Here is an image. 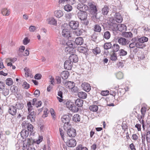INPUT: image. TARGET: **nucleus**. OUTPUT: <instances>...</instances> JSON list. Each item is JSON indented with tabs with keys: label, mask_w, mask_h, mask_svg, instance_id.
Segmentation results:
<instances>
[{
	"label": "nucleus",
	"mask_w": 150,
	"mask_h": 150,
	"mask_svg": "<svg viewBox=\"0 0 150 150\" xmlns=\"http://www.w3.org/2000/svg\"><path fill=\"white\" fill-rule=\"evenodd\" d=\"M72 117L71 114L65 115H64L61 118V120L62 122L64 123V130H66L67 127L71 125L70 123L71 118Z\"/></svg>",
	"instance_id": "f257e3e1"
},
{
	"label": "nucleus",
	"mask_w": 150,
	"mask_h": 150,
	"mask_svg": "<svg viewBox=\"0 0 150 150\" xmlns=\"http://www.w3.org/2000/svg\"><path fill=\"white\" fill-rule=\"evenodd\" d=\"M35 143L34 140H33L31 137L28 138L27 140L25 139L23 142V150H28L30 146L34 145Z\"/></svg>",
	"instance_id": "f03ea898"
},
{
	"label": "nucleus",
	"mask_w": 150,
	"mask_h": 150,
	"mask_svg": "<svg viewBox=\"0 0 150 150\" xmlns=\"http://www.w3.org/2000/svg\"><path fill=\"white\" fill-rule=\"evenodd\" d=\"M71 125L67 127L66 131H67V134L70 137H74L76 135V130L71 127Z\"/></svg>",
	"instance_id": "7ed1b4c3"
},
{
	"label": "nucleus",
	"mask_w": 150,
	"mask_h": 150,
	"mask_svg": "<svg viewBox=\"0 0 150 150\" xmlns=\"http://www.w3.org/2000/svg\"><path fill=\"white\" fill-rule=\"evenodd\" d=\"M77 17L81 20H84L87 18L88 14L86 11H79L77 13Z\"/></svg>",
	"instance_id": "20e7f679"
},
{
	"label": "nucleus",
	"mask_w": 150,
	"mask_h": 150,
	"mask_svg": "<svg viewBox=\"0 0 150 150\" xmlns=\"http://www.w3.org/2000/svg\"><path fill=\"white\" fill-rule=\"evenodd\" d=\"M65 143L66 145L69 147H74L76 144V140L74 139H68Z\"/></svg>",
	"instance_id": "39448f33"
},
{
	"label": "nucleus",
	"mask_w": 150,
	"mask_h": 150,
	"mask_svg": "<svg viewBox=\"0 0 150 150\" xmlns=\"http://www.w3.org/2000/svg\"><path fill=\"white\" fill-rule=\"evenodd\" d=\"M71 28L74 30H76L79 26V22L77 21H71L69 23Z\"/></svg>",
	"instance_id": "423d86ee"
},
{
	"label": "nucleus",
	"mask_w": 150,
	"mask_h": 150,
	"mask_svg": "<svg viewBox=\"0 0 150 150\" xmlns=\"http://www.w3.org/2000/svg\"><path fill=\"white\" fill-rule=\"evenodd\" d=\"M62 35L63 37L67 39H68L69 37H71V33L69 30L67 29L66 27H64L62 32Z\"/></svg>",
	"instance_id": "0eeeda50"
},
{
	"label": "nucleus",
	"mask_w": 150,
	"mask_h": 150,
	"mask_svg": "<svg viewBox=\"0 0 150 150\" xmlns=\"http://www.w3.org/2000/svg\"><path fill=\"white\" fill-rule=\"evenodd\" d=\"M29 115L27 117V119H29L31 122H34L35 121V118L36 117V113L35 112H28Z\"/></svg>",
	"instance_id": "6e6552de"
},
{
	"label": "nucleus",
	"mask_w": 150,
	"mask_h": 150,
	"mask_svg": "<svg viewBox=\"0 0 150 150\" xmlns=\"http://www.w3.org/2000/svg\"><path fill=\"white\" fill-rule=\"evenodd\" d=\"M127 90L125 88H119L117 90V96L118 98L120 97H122L125 93L126 91H128V88L127 87Z\"/></svg>",
	"instance_id": "1a4fd4ad"
},
{
	"label": "nucleus",
	"mask_w": 150,
	"mask_h": 150,
	"mask_svg": "<svg viewBox=\"0 0 150 150\" xmlns=\"http://www.w3.org/2000/svg\"><path fill=\"white\" fill-rule=\"evenodd\" d=\"M73 63L69 59L66 60L64 63V68L68 70H71L72 67Z\"/></svg>",
	"instance_id": "9d476101"
},
{
	"label": "nucleus",
	"mask_w": 150,
	"mask_h": 150,
	"mask_svg": "<svg viewBox=\"0 0 150 150\" xmlns=\"http://www.w3.org/2000/svg\"><path fill=\"white\" fill-rule=\"evenodd\" d=\"M82 88L85 91L88 92L91 89V86L90 84L84 82L81 85Z\"/></svg>",
	"instance_id": "9b49d317"
},
{
	"label": "nucleus",
	"mask_w": 150,
	"mask_h": 150,
	"mask_svg": "<svg viewBox=\"0 0 150 150\" xmlns=\"http://www.w3.org/2000/svg\"><path fill=\"white\" fill-rule=\"evenodd\" d=\"M63 83L64 84L67 88L71 89H73V88L74 87L75 85V83L73 81H66L64 83V82Z\"/></svg>",
	"instance_id": "f8f14e48"
},
{
	"label": "nucleus",
	"mask_w": 150,
	"mask_h": 150,
	"mask_svg": "<svg viewBox=\"0 0 150 150\" xmlns=\"http://www.w3.org/2000/svg\"><path fill=\"white\" fill-rule=\"evenodd\" d=\"M8 112L10 114L14 115L16 114L17 110L15 106L11 105L9 107Z\"/></svg>",
	"instance_id": "ddd939ff"
},
{
	"label": "nucleus",
	"mask_w": 150,
	"mask_h": 150,
	"mask_svg": "<svg viewBox=\"0 0 150 150\" xmlns=\"http://www.w3.org/2000/svg\"><path fill=\"white\" fill-rule=\"evenodd\" d=\"M69 59L72 62L76 63L78 61L77 56L75 54H71L69 57Z\"/></svg>",
	"instance_id": "4468645a"
},
{
	"label": "nucleus",
	"mask_w": 150,
	"mask_h": 150,
	"mask_svg": "<svg viewBox=\"0 0 150 150\" xmlns=\"http://www.w3.org/2000/svg\"><path fill=\"white\" fill-rule=\"evenodd\" d=\"M116 21L118 23H121L122 21V18L119 13H116L115 15Z\"/></svg>",
	"instance_id": "2eb2a0df"
},
{
	"label": "nucleus",
	"mask_w": 150,
	"mask_h": 150,
	"mask_svg": "<svg viewBox=\"0 0 150 150\" xmlns=\"http://www.w3.org/2000/svg\"><path fill=\"white\" fill-rule=\"evenodd\" d=\"M120 48V46L117 44H113L112 45L111 47L112 52H116L119 51Z\"/></svg>",
	"instance_id": "dca6fc26"
},
{
	"label": "nucleus",
	"mask_w": 150,
	"mask_h": 150,
	"mask_svg": "<svg viewBox=\"0 0 150 150\" xmlns=\"http://www.w3.org/2000/svg\"><path fill=\"white\" fill-rule=\"evenodd\" d=\"M77 96L79 98L81 99H84L87 98V95L86 93L83 91H80L78 92Z\"/></svg>",
	"instance_id": "f3484780"
},
{
	"label": "nucleus",
	"mask_w": 150,
	"mask_h": 150,
	"mask_svg": "<svg viewBox=\"0 0 150 150\" xmlns=\"http://www.w3.org/2000/svg\"><path fill=\"white\" fill-rule=\"evenodd\" d=\"M78 50L80 53H83L85 55L88 54L87 52L89 51V50L85 47L81 46L79 48Z\"/></svg>",
	"instance_id": "a211bd4d"
},
{
	"label": "nucleus",
	"mask_w": 150,
	"mask_h": 150,
	"mask_svg": "<svg viewBox=\"0 0 150 150\" xmlns=\"http://www.w3.org/2000/svg\"><path fill=\"white\" fill-rule=\"evenodd\" d=\"M117 27L118 30L122 33H124V31H123L126 30L127 28L126 26L123 24H119L117 25Z\"/></svg>",
	"instance_id": "6ab92c4d"
},
{
	"label": "nucleus",
	"mask_w": 150,
	"mask_h": 150,
	"mask_svg": "<svg viewBox=\"0 0 150 150\" xmlns=\"http://www.w3.org/2000/svg\"><path fill=\"white\" fill-rule=\"evenodd\" d=\"M69 75V73L67 71H62L60 74V76L64 80L68 78Z\"/></svg>",
	"instance_id": "aec40b11"
},
{
	"label": "nucleus",
	"mask_w": 150,
	"mask_h": 150,
	"mask_svg": "<svg viewBox=\"0 0 150 150\" xmlns=\"http://www.w3.org/2000/svg\"><path fill=\"white\" fill-rule=\"evenodd\" d=\"M21 137L23 139H25L28 136V131L26 130L23 129L21 132Z\"/></svg>",
	"instance_id": "412c9836"
},
{
	"label": "nucleus",
	"mask_w": 150,
	"mask_h": 150,
	"mask_svg": "<svg viewBox=\"0 0 150 150\" xmlns=\"http://www.w3.org/2000/svg\"><path fill=\"white\" fill-rule=\"evenodd\" d=\"M54 13L55 16L58 18L62 17L64 15L63 12L61 10L56 11Z\"/></svg>",
	"instance_id": "4be33fe9"
},
{
	"label": "nucleus",
	"mask_w": 150,
	"mask_h": 150,
	"mask_svg": "<svg viewBox=\"0 0 150 150\" xmlns=\"http://www.w3.org/2000/svg\"><path fill=\"white\" fill-rule=\"evenodd\" d=\"M69 48L71 49H74L75 47V44L74 41L72 40H68L66 43Z\"/></svg>",
	"instance_id": "5701e85b"
},
{
	"label": "nucleus",
	"mask_w": 150,
	"mask_h": 150,
	"mask_svg": "<svg viewBox=\"0 0 150 150\" xmlns=\"http://www.w3.org/2000/svg\"><path fill=\"white\" fill-rule=\"evenodd\" d=\"M83 101L81 99L78 98L75 101V104L78 107H81L82 106Z\"/></svg>",
	"instance_id": "b1692460"
},
{
	"label": "nucleus",
	"mask_w": 150,
	"mask_h": 150,
	"mask_svg": "<svg viewBox=\"0 0 150 150\" xmlns=\"http://www.w3.org/2000/svg\"><path fill=\"white\" fill-rule=\"evenodd\" d=\"M135 45L137 47L142 49L143 48L146 46L145 44L143 43V42L141 41L139 42L138 41V40H137V41L135 43Z\"/></svg>",
	"instance_id": "393cba45"
},
{
	"label": "nucleus",
	"mask_w": 150,
	"mask_h": 150,
	"mask_svg": "<svg viewBox=\"0 0 150 150\" xmlns=\"http://www.w3.org/2000/svg\"><path fill=\"white\" fill-rule=\"evenodd\" d=\"M74 42L77 45H81L83 43V40L82 38L79 37L76 39Z\"/></svg>",
	"instance_id": "a878e982"
},
{
	"label": "nucleus",
	"mask_w": 150,
	"mask_h": 150,
	"mask_svg": "<svg viewBox=\"0 0 150 150\" xmlns=\"http://www.w3.org/2000/svg\"><path fill=\"white\" fill-rule=\"evenodd\" d=\"M109 8L108 6L105 5L102 10V14L103 15H107L109 12Z\"/></svg>",
	"instance_id": "bb28decb"
},
{
	"label": "nucleus",
	"mask_w": 150,
	"mask_h": 150,
	"mask_svg": "<svg viewBox=\"0 0 150 150\" xmlns=\"http://www.w3.org/2000/svg\"><path fill=\"white\" fill-rule=\"evenodd\" d=\"M118 42L119 43L123 45H125L128 44L127 43L126 39L123 38H121L118 40Z\"/></svg>",
	"instance_id": "cd10ccee"
},
{
	"label": "nucleus",
	"mask_w": 150,
	"mask_h": 150,
	"mask_svg": "<svg viewBox=\"0 0 150 150\" xmlns=\"http://www.w3.org/2000/svg\"><path fill=\"white\" fill-rule=\"evenodd\" d=\"M15 106L16 109L21 110L23 108L24 105L21 102H16Z\"/></svg>",
	"instance_id": "c85d7f7f"
},
{
	"label": "nucleus",
	"mask_w": 150,
	"mask_h": 150,
	"mask_svg": "<svg viewBox=\"0 0 150 150\" xmlns=\"http://www.w3.org/2000/svg\"><path fill=\"white\" fill-rule=\"evenodd\" d=\"M112 44V42L105 43L103 45V47L104 49L108 50L111 48Z\"/></svg>",
	"instance_id": "c756f323"
},
{
	"label": "nucleus",
	"mask_w": 150,
	"mask_h": 150,
	"mask_svg": "<svg viewBox=\"0 0 150 150\" xmlns=\"http://www.w3.org/2000/svg\"><path fill=\"white\" fill-rule=\"evenodd\" d=\"M48 23L50 25H56L57 24V21L54 18H51L49 19Z\"/></svg>",
	"instance_id": "7c9ffc66"
},
{
	"label": "nucleus",
	"mask_w": 150,
	"mask_h": 150,
	"mask_svg": "<svg viewBox=\"0 0 150 150\" xmlns=\"http://www.w3.org/2000/svg\"><path fill=\"white\" fill-rule=\"evenodd\" d=\"M122 36L126 38H131L133 36L131 32L122 33Z\"/></svg>",
	"instance_id": "2f4dec72"
},
{
	"label": "nucleus",
	"mask_w": 150,
	"mask_h": 150,
	"mask_svg": "<svg viewBox=\"0 0 150 150\" xmlns=\"http://www.w3.org/2000/svg\"><path fill=\"white\" fill-rule=\"evenodd\" d=\"M98 107L96 105H90L89 108V109L91 111L93 112H96L98 110Z\"/></svg>",
	"instance_id": "473e14b6"
},
{
	"label": "nucleus",
	"mask_w": 150,
	"mask_h": 150,
	"mask_svg": "<svg viewBox=\"0 0 150 150\" xmlns=\"http://www.w3.org/2000/svg\"><path fill=\"white\" fill-rule=\"evenodd\" d=\"M73 120L75 122H78L80 121V116L78 114H75L73 117Z\"/></svg>",
	"instance_id": "72a5a7b5"
},
{
	"label": "nucleus",
	"mask_w": 150,
	"mask_h": 150,
	"mask_svg": "<svg viewBox=\"0 0 150 150\" xmlns=\"http://www.w3.org/2000/svg\"><path fill=\"white\" fill-rule=\"evenodd\" d=\"M64 8L65 11L69 12L71 11L72 10V7L69 4H67L65 5Z\"/></svg>",
	"instance_id": "f704fd0d"
},
{
	"label": "nucleus",
	"mask_w": 150,
	"mask_h": 150,
	"mask_svg": "<svg viewBox=\"0 0 150 150\" xmlns=\"http://www.w3.org/2000/svg\"><path fill=\"white\" fill-rule=\"evenodd\" d=\"M63 103H64V104H66V107L67 108H69L70 110L71 109V107L73 104L72 102L70 101H64L63 102Z\"/></svg>",
	"instance_id": "c9c22d12"
},
{
	"label": "nucleus",
	"mask_w": 150,
	"mask_h": 150,
	"mask_svg": "<svg viewBox=\"0 0 150 150\" xmlns=\"http://www.w3.org/2000/svg\"><path fill=\"white\" fill-rule=\"evenodd\" d=\"M73 32L74 34L78 36H80L81 35H82L83 33L82 30L81 29H79L78 28L76 29V30H74Z\"/></svg>",
	"instance_id": "e433bc0d"
},
{
	"label": "nucleus",
	"mask_w": 150,
	"mask_h": 150,
	"mask_svg": "<svg viewBox=\"0 0 150 150\" xmlns=\"http://www.w3.org/2000/svg\"><path fill=\"white\" fill-rule=\"evenodd\" d=\"M118 54L119 56H125L127 54V52L124 50L121 49L118 51Z\"/></svg>",
	"instance_id": "4c0bfd02"
},
{
	"label": "nucleus",
	"mask_w": 150,
	"mask_h": 150,
	"mask_svg": "<svg viewBox=\"0 0 150 150\" xmlns=\"http://www.w3.org/2000/svg\"><path fill=\"white\" fill-rule=\"evenodd\" d=\"M2 90V94L4 96H6L8 95L9 94V89L6 88H5V87H3L2 89L0 91Z\"/></svg>",
	"instance_id": "58836bf2"
},
{
	"label": "nucleus",
	"mask_w": 150,
	"mask_h": 150,
	"mask_svg": "<svg viewBox=\"0 0 150 150\" xmlns=\"http://www.w3.org/2000/svg\"><path fill=\"white\" fill-rule=\"evenodd\" d=\"M10 90L13 93H18V89L17 86H13L10 88Z\"/></svg>",
	"instance_id": "ea45409f"
},
{
	"label": "nucleus",
	"mask_w": 150,
	"mask_h": 150,
	"mask_svg": "<svg viewBox=\"0 0 150 150\" xmlns=\"http://www.w3.org/2000/svg\"><path fill=\"white\" fill-rule=\"evenodd\" d=\"M101 30V28L100 26L98 24H96L94 27V30L97 32H100Z\"/></svg>",
	"instance_id": "a19ab883"
},
{
	"label": "nucleus",
	"mask_w": 150,
	"mask_h": 150,
	"mask_svg": "<svg viewBox=\"0 0 150 150\" xmlns=\"http://www.w3.org/2000/svg\"><path fill=\"white\" fill-rule=\"evenodd\" d=\"M138 41L139 42H141L144 43V42H146L148 41V38L145 37H142L139 38H137Z\"/></svg>",
	"instance_id": "79ce46f5"
},
{
	"label": "nucleus",
	"mask_w": 150,
	"mask_h": 150,
	"mask_svg": "<svg viewBox=\"0 0 150 150\" xmlns=\"http://www.w3.org/2000/svg\"><path fill=\"white\" fill-rule=\"evenodd\" d=\"M90 8L91 10L93 11V13H97V12L98 10L96 6L92 4L90 6Z\"/></svg>",
	"instance_id": "37998d69"
},
{
	"label": "nucleus",
	"mask_w": 150,
	"mask_h": 150,
	"mask_svg": "<svg viewBox=\"0 0 150 150\" xmlns=\"http://www.w3.org/2000/svg\"><path fill=\"white\" fill-rule=\"evenodd\" d=\"M110 59L112 61H116L117 59V54L115 52H113L111 54L110 57Z\"/></svg>",
	"instance_id": "c03bdc74"
},
{
	"label": "nucleus",
	"mask_w": 150,
	"mask_h": 150,
	"mask_svg": "<svg viewBox=\"0 0 150 150\" xmlns=\"http://www.w3.org/2000/svg\"><path fill=\"white\" fill-rule=\"evenodd\" d=\"M27 105L28 107V112L32 111V110L33 109V106L32 105V103L30 101H28L27 102Z\"/></svg>",
	"instance_id": "a18cd8bd"
},
{
	"label": "nucleus",
	"mask_w": 150,
	"mask_h": 150,
	"mask_svg": "<svg viewBox=\"0 0 150 150\" xmlns=\"http://www.w3.org/2000/svg\"><path fill=\"white\" fill-rule=\"evenodd\" d=\"M110 95L112 96L113 97H114L115 99L118 100V97L117 96V93H116L115 91L110 90V92H109Z\"/></svg>",
	"instance_id": "49530a36"
},
{
	"label": "nucleus",
	"mask_w": 150,
	"mask_h": 150,
	"mask_svg": "<svg viewBox=\"0 0 150 150\" xmlns=\"http://www.w3.org/2000/svg\"><path fill=\"white\" fill-rule=\"evenodd\" d=\"M103 37L105 39L107 40L109 39L110 37V32L108 31L105 32L104 33Z\"/></svg>",
	"instance_id": "de8ad7c7"
},
{
	"label": "nucleus",
	"mask_w": 150,
	"mask_h": 150,
	"mask_svg": "<svg viewBox=\"0 0 150 150\" xmlns=\"http://www.w3.org/2000/svg\"><path fill=\"white\" fill-rule=\"evenodd\" d=\"M6 81V84L9 86L12 85L13 83L12 79L11 78L7 79Z\"/></svg>",
	"instance_id": "09e8293b"
},
{
	"label": "nucleus",
	"mask_w": 150,
	"mask_h": 150,
	"mask_svg": "<svg viewBox=\"0 0 150 150\" xmlns=\"http://www.w3.org/2000/svg\"><path fill=\"white\" fill-rule=\"evenodd\" d=\"M132 40L134 42L131 43L129 45V47L130 48H133L134 47L135 45V43H136V42L137 41V39L136 38H134L132 39Z\"/></svg>",
	"instance_id": "8fccbe9b"
},
{
	"label": "nucleus",
	"mask_w": 150,
	"mask_h": 150,
	"mask_svg": "<svg viewBox=\"0 0 150 150\" xmlns=\"http://www.w3.org/2000/svg\"><path fill=\"white\" fill-rule=\"evenodd\" d=\"M79 109L77 107L73 104L70 110L73 111L74 112H77L78 111Z\"/></svg>",
	"instance_id": "3c124183"
},
{
	"label": "nucleus",
	"mask_w": 150,
	"mask_h": 150,
	"mask_svg": "<svg viewBox=\"0 0 150 150\" xmlns=\"http://www.w3.org/2000/svg\"><path fill=\"white\" fill-rule=\"evenodd\" d=\"M116 76L118 79H122L123 78V74L121 72H118L116 74Z\"/></svg>",
	"instance_id": "603ef678"
},
{
	"label": "nucleus",
	"mask_w": 150,
	"mask_h": 150,
	"mask_svg": "<svg viewBox=\"0 0 150 150\" xmlns=\"http://www.w3.org/2000/svg\"><path fill=\"white\" fill-rule=\"evenodd\" d=\"M93 52L94 54H96L100 53V50L99 48L97 47L93 50Z\"/></svg>",
	"instance_id": "864d4df0"
},
{
	"label": "nucleus",
	"mask_w": 150,
	"mask_h": 150,
	"mask_svg": "<svg viewBox=\"0 0 150 150\" xmlns=\"http://www.w3.org/2000/svg\"><path fill=\"white\" fill-rule=\"evenodd\" d=\"M50 113L52 116V119L54 120L56 119V115L55 114V112L52 108H51L50 110Z\"/></svg>",
	"instance_id": "5fc2aeb1"
},
{
	"label": "nucleus",
	"mask_w": 150,
	"mask_h": 150,
	"mask_svg": "<svg viewBox=\"0 0 150 150\" xmlns=\"http://www.w3.org/2000/svg\"><path fill=\"white\" fill-rule=\"evenodd\" d=\"M30 40L28 39V38L25 37L23 40V43L24 45H26L30 42Z\"/></svg>",
	"instance_id": "6e6d98bb"
},
{
	"label": "nucleus",
	"mask_w": 150,
	"mask_h": 150,
	"mask_svg": "<svg viewBox=\"0 0 150 150\" xmlns=\"http://www.w3.org/2000/svg\"><path fill=\"white\" fill-rule=\"evenodd\" d=\"M27 129L28 131H29L31 132H32L33 131V127L32 125L29 124L27 125Z\"/></svg>",
	"instance_id": "4d7b16f0"
},
{
	"label": "nucleus",
	"mask_w": 150,
	"mask_h": 150,
	"mask_svg": "<svg viewBox=\"0 0 150 150\" xmlns=\"http://www.w3.org/2000/svg\"><path fill=\"white\" fill-rule=\"evenodd\" d=\"M22 86L26 89H28L30 87V85L26 81L23 82Z\"/></svg>",
	"instance_id": "13d9d810"
},
{
	"label": "nucleus",
	"mask_w": 150,
	"mask_h": 150,
	"mask_svg": "<svg viewBox=\"0 0 150 150\" xmlns=\"http://www.w3.org/2000/svg\"><path fill=\"white\" fill-rule=\"evenodd\" d=\"M109 93V91L108 90L103 91H101L100 94L103 96L108 95Z\"/></svg>",
	"instance_id": "bf43d9fd"
},
{
	"label": "nucleus",
	"mask_w": 150,
	"mask_h": 150,
	"mask_svg": "<svg viewBox=\"0 0 150 150\" xmlns=\"http://www.w3.org/2000/svg\"><path fill=\"white\" fill-rule=\"evenodd\" d=\"M34 95H35V97L37 98L38 97L40 96V91L38 89L36 90L34 93Z\"/></svg>",
	"instance_id": "052dcab7"
},
{
	"label": "nucleus",
	"mask_w": 150,
	"mask_h": 150,
	"mask_svg": "<svg viewBox=\"0 0 150 150\" xmlns=\"http://www.w3.org/2000/svg\"><path fill=\"white\" fill-rule=\"evenodd\" d=\"M41 77L42 75L41 74L39 73L36 74L34 77V78L35 79L38 80L40 79H41Z\"/></svg>",
	"instance_id": "680f3d73"
},
{
	"label": "nucleus",
	"mask_w": 150,
	"mask_h": 150,
	"mask_svg": "<svg viewBox=\"0 0 150 150\" xmlns=\"http://www.w3.org/2000/svg\"><path fill=\"white\" fill-rule=\"evenodd\" d=\"M136 113H137V114L136 116L138 120L141 122V119H142L143 117L144 118V116H142V115H140L139 114L137 113V112Z\"/></svg>",
	"instance_id": "e2e57ef3"
},
{
	"label": "nucleus",
	"mask_w": 150,
	"mask_h": 150,
	"mask_svg": "<svg viewBox=\"0 0 150 150\" xmlns=\"http://www.w3.org/2000/svg\"><path fill=\"white\" fill-rule=\"evenodd\" d=\"M146 108L145 107H142V108L141 110V114L142 115V116H144L146 112Z\"/></svg>",
	"instance_id": "0e129e2a"
},
{
	"label": "nucleus",
	"mask_w": 150,
	"mask_h": 150,
	"mask_svg": "<svg viewBox=\"0 0 150 150\" xmlns=\"http://www.w3.org/2000/svg\"><path fill=\"white\" fill-rule=\"evenodd\" d=\"M24 70L25 72V76L26 77H28L29 76V69L27 68V67H25Z\"/></svg>",
	"instance_id": "69168bd1"
},
{
	"label": "nucleus",
	"mask_w": 150,
	"mask_h": 150,
	"mask_svg": "<svg viewBox=\"0 0 150 150\" xmlns=\"http://www.w3.org/2000/svg\"><path fill=\"white\" fill-rule=\"evenodd\" d=\"M5 68L3 64V60L1 58H0V70Z\"/></svg>",
	"instance_id": "338daca9"
},
{
	"label": "nucleus",
	"mask_w": 150,
	"mask_h": 150,
	"mask_svg": "<svg viewBox=\"0 0 150 150\" xmlns=\"http://www.w3.org/2000/svg\"><path fill=\"white\" fill-rule=\"evenodd\" d=\"M55 79L57 81V84H60L61 83V78L60 76H56L55 77Z\"/></svg>",
	"instance_id": "774afa93"
}]
</instances>
